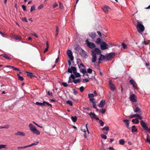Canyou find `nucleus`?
Returning <instances> with one entry per match:
<instances>
[{"mask_svg":"<svg viewBox=\"0 0 150 150\" xmlns=\"http://www.w3.org/2000/svg\"><path fill=\"white\" fill-rule=\"evenodd\" d=\"M0 56H2L3 57L5 58L6 59L8 60H11L10 57L8 56V55L5 54H2L0 55Z\"/></svg>","mask_w":150,"mask_h":150,"instance_id":"nucleus-19","label":"nucleus"},{"mask_svg":"<svg viewBox=\"0 0 150 150\" xmlns=\"http://www.w3.org/2000/svg\"><path fill=\"white\" fill-rule=\"evenodd\" d=\"M71 119L74 122H75L77 120V117L75 116H72L71 117Z\"/></svg>","mask_w":150,"mask_h":150,"instance_id":"nucleus-26","label":"nucleus"},{"mask_svg":"<svg viewBox=\"0 0 150 150\" xmlns=\"http://www.w3.org/2000/svg\"><path fill=\"white\" fill-rule=\"evenodd\" d=\"M15 134L16 135H19L21 136H24L25 135V134L24 132L19 131H18L17 133H15Z\"/></svg>","mask_w":150,"mask_h":150,"instance_id":"nucleus-20","label":"nucleus"},{"mask_svg":"<svg viewBox=\"0 0 150 150\" xmlns=\"http://www.w3.org/2000/svg\"><path fill=\"white\" fill-rule=\"evenodd\" d=\"M136 98V96L134 94H132L130 96L129 99L132 102H135L137 101Z\"/></svg>","mask_w":150,"mask_h":150,"instance_id":"nucleus-9","label":"nucleus"},{"mask_svg":"<svg viewBox=\"0 0 150 150\" xmlns=\"http://www.w3.org/2000/svg\"><path fill=\"white\" fill-rule=\"evenodd\" d=\"M101 137L102 138L104 139H106L107 138V136L103 134H101Z\"/></svg>","mask_w":150,"mask_h":150,"instance_id":"nucleus-43","label":"nucleus"},{"mask_svg":"<svg viewBox=\"0 0 150 150\" xmlns=\"http://www.w3.org/2000/svg\"><path fill=\"white\" fill-rule=\"evenodd\" d=\"M43 7V5L41 4L40 5L38 8V9H40L41 8H42Z\"/></svg>","mask_w":150,"mask_h":150,"instance_id":"nucleus-54","label":"nucleus"},{"mask_svg":"<svg viewBox=\"0 0 150 150\" xmlns=\"http://www.w3.org/2000/svg\"><path fill=\"white\" fill-rule=\"evenodd\" d=\"M123 122L126 124L127 127V129H129L130 128L129 127V120H124L123 121Z\"/></svg>","mask_w":150,"mask_h":150,"instance_id":"nucleus-14","label":"nucleus"},{"mask_svg":"<svg viewBox=\"0 0 150 150\" xmlns=\"http://www.w3.org/2000/svg\"><path fill=\"white\" fill-rule=\"evenodd\" d=\"M68 72L71 73H72V71L71 69V68L70 69L69 68L68 69Z\"/></svg>","mask_w":150,"mask_h":150,"instance_id":"nucleus-60","label":"nucleus"},{"mask_svg":"<svg viewBox=\"0 0 150 150\" xmlns=\"http://www.w3.org/2000/svg\"><path fill=\"white\" fill-rule=\"evenodd\" d=\"M137 129L136 128V126L135 125H133L132 127L131 131L132 133H134V132H137Z\"/></svg>","mask_w":150,"mask_h":150,"instance_id":"nucleus-22","label":"nucleus"},{"mask_svg":"<svg viewBox=\"0 0 150 150\" xmlns=\"http://www.w3.org/2000/svg\"><path fill=\"white\" fill-rule=\"evenodd\" d=\"M72 90L73 91L75 95H76L78 93V92L76 91L75 89H73Z\"/></svg>","mask_w":150,"mask_h":150,"instance_id":"nucleus-50","label":"nucleus"},{"mask_svg":"<svg viewBox=\"0 0 150 150\" xmlns=\"http://www.w3.org/2000/svg\"><path fill=\"white\" fill-rule=\"evenodd\" d=\"M67 54L71 61L74 60V57L72 55V52L70 50H68L67 51Z\"/></svg>","mask_w":150,"mask_h":150,"instance_id":"nucleus-6","label":"nucleus"},{"mask_svg":"<svg viewBox=\"0 0 150 150\" xmlns=\"http://www.w3.org/2000/svg\"><path fill=\"white\" fill-rule=\"evenodd\" d=\"M106 59H107L108 61L110 60V59L108 58L106 56H105L102 54H100L98 59V64H99L100 63V62L101 61Z\"/></svg>","mask_w":150,"mask_h":150,"instance_id":"nucleus-4","label":"nucleus"},{"mask_svg":"<svg viewBox=\"0 0 150 150\" xmlns=\"http://www.w3.org/2000/svg\"><path fill=\"white\" fill-rule=\"evenodd\" d=\"M122 45L124 49H126L127 48V45L125 44L124 43H122Z\"/></svg>","mask_w":150,"mask_h":150,"instance_id":"nucleus-44","label":"nucleus"},{"mask_svg":"<svg viewBox=\"0 0 150 150\" xmlns=\"http://www.w3.org/2000/svg\"><path fill=\"white\" fill-rule=\"evenodd\" d=\"M86 42L87 46L90 48L93 49L96 47V45L94 43L89 42L88 39L86 40Z\"/></svg>","mask_w":150,"mask_h":150,"instance_id":"nucleus-3","label":"nucleus"},{"mask_svg":"<svg viewBox=\"0 0 150 150\" xmlns=\"http://www.w3.org/2000/svg\"><path fill=\"white\" fill-rule=\"evenodd\" d=\"M47 94L48 95L50 96H52L53 95L51 92H50L49 91H48L47 93Z\"/></svg>","mask_w":150,"mask_h":150,"instance_id":"nucleus-61","label":"nucleus"},{"mask_svg":"<svg viewBox=\"0 0 150 150\" xmlns=\"http://www.w3.org/2000/svg\"><path fill=\"white\" fill-rule=\"evenodd\" d=\"M88 114L92 119L94 118L95 117H96V115L94 113L92 112Z\"/></svg>","mask_w":150,"mask_h":150,"instance_id":"nucleus-23","label":"nucleus"},{"mask_svg":"<svg viewBox=\"0 0 150 150\" xmlns=\"http://www.w3.org/2000/svg\"><path fill=\"white\" fill-rule=\"evenodd\" d=\"M110 89L113 91L115 90L116 89L115 86L111 83V81H110L109 82Z\"/></svg>","mask_w":150,"mask_h":150,"instance_id":"nucleus-13","label":"nucleus"},{"mask_svg":"<svg viewBox=\"0 0 150 150\" xmlns=\"http://www.w3.org/2000/svg\"><path fill=\"white\" fill-rule=\"evenodd\" d=\"M81 80L80 79H74L73 81L74 83L76 84L77 83H80Z\"/></svg>","mask_w":150,"mask_h":150,"instance_id":"nucleus-25","label":"nucleus"},{"mask_svg":"<svg viewBox=\"0 0 150 150\" xmlns=\"http://www.w3.org/2000/svg\"><path fill=\"white\" fill-rule=\"evenodd\" d=\"M106 130L107 131L109 130V127L108 126H105L102 129L103 130Z\"/></svg>","mask_w":150,"mask_h":150,"instance_id":"nucleus-38","label":"nucleus"},{"mask_svg":"<svg viewBox=\"0 0 150 150\" xmlns=\"http://www.w3.org/2000/svg\"><path fill=\"white\" fill-rule=\"evenodd\" d=\"M140 124L142 126L143 128L144 129L146 130H148V128L145 124V123L142 120L140 122Z\"/></svg>","mask_w":150,"mask_h":150,"instance_id":"nucleus-10","label":"nucleus"},{"mask_svg":"<svg viewBox=\"0 0 150 150\" xmlns=\"http://www.w3.org/2000/svg\"><path fill=\"white\" fill-rule=\"evenodd\" d=\"M82 52L80 53L81 55L83 57L86 58V57L87 56V53L85 51L81 49Z\"/></svg>","mask_w":150,"mask_h":150,"instance_id":"nucleus-15","label":"nucleus"},{"mask_svg":"<svg viewBox=\"0 0 150 150\" xmlns=\"http://www.w3.org/2000/svg\"><path fill=\"white\" fill-rule=\"evenodd\" d=\"M9 127V125H5L4 126H0V129L3 128L8 129Z\"/></svg>","mask_w":150,"mask_h":150,"instance_id":"nucleus-29","label":"nucleus"},{"mask_svg":"<svg viewBox=\"0 0 150 150\" xmlns=\"http://www.w3.org/2000/svg\"><path fill=\"white\" fill-rule=\"evenodd\" d=\"M38 143H39L38 142H35L33 143H32L31 144H30L29 145H28V147H30V146H32L33 145H36L38 144Z\"/></svg>","mask_w":150,"mask_h":150,"instance_id":"nucleus-35","label":"nucleus"},{"mask_svg":"<svg viewBox=\"0 0 150 150\" xmlns=\"http://www.w3.org/2000/svg\"><path fill=\"white\" fill-rule=\"evenodd\" d=\"M94 99L93 98H90V100L91 102L93 103H95V102H94Z\"/></svg>","mask_w":150,"mask_h":150,"instance_id":"nucleus-56","label":"nucleus"},{"mask_svg":"<svg viewBox=\"0 0 150 150\" xmlns=\"http://www.w3.org/2000/svg\"><path fill=\"white\" fill-rule=\"evenodd\" d=\"M100 112L103 114H104L105 112V109H102L100 111Z\"/></svg>","mask_w":150,"mask_h":150,"instance_id":"nucleus-58","label":"nucleus"},{"mask_svg":"<svg viewBox=\"0 0 150 150\" xmlns=\"http://www.w3.org/2000/svg\"><path fill=\"white\" fill-rule=\"evenodd\" d=\"M13 36L14 38L16 40H21V37L19 35L16 36L14 35H13Z\"/></svg>","mask_w":150,"mask_h":150,"instance_id":"nucleus-30","label":"nucleus"},{"mask_svg":"<svg viewBox=\"0 0 150 150\" xmlns=\"http://www.w3.org/2000/svg\"><path fill=\"white\" fill-rule=\"evenodd\" d=\"M136 107V108L134 109V110L135 112L139 113L141 111V109L140 108L138 107Z\"/></svg>","mask_w":150,"mask_h":150,"instance_id":"nucleus-21","label":"nucleus"},{"mask_svg":"<svg viewBox=\"0 0 150 150\" xmlns=\"http://www.w3.org/2000/svg\"><path fill=\"white\" fill-rule=\"evenodd\" d=\"M89 35L92 39L96 38L97 36L95 32H92L89 34Z\"/></svg>","mask_w":150,"mask_h":150,"instance_id":"nucleus-11","label":"nucleus"},{"mask_svg":"<svg viewBox=\"0 0 150 150\" xmlns=\"http://www.w3.org/2000/svg\"><path fill=\"white\" fill-rule=\"evenodd\" d=\"M22 8L24 11H26V7L24 5L22 6Z\"/></svg>","mask_w":150,"mask_h":150,"instance_id":"nucleus-53","label":"nucleus"},{"mask_svg":"<svg viewBox=\"0 0 150 150\" xmlns=\"http://www.w3.org/2000/svg\"><path fill=\"white\" fill-rule=\"evenodd\" d=\"M22 21H23L25 22H28V21L26 18L24 17L22 18Z\"/></svg>","mask_w":150,"mask_h":150,"instance_id":"nucleus-52","label":"nucleus"},{"mask_svg":"<svg viewBox=\"0 0 150 150\" xmlns=\"http://www.w3.org/2000/svg\"><path fill=\"white\" fill-rule=\"evenodd\" d=\"M6 146V145H2L1 144L0 145V149L2 148H5V146Z\"/></svg>","mask_w":150,"mask_h":150,"instance_id":"nucleus-48","label":"nucleus"},{"mask_svg":"<svg viewBox=\"0 0 150 150\" xmlns=\"http://www.w3.org/2000/svg\"><path fill=\"white\" fill-rule=\"evenodd\" d=\"M72 80H71V78H70V77H69V80L68 81V83H72Z\"/></svg>","mask_w":150,"mask_h":150,"instance_id":"nucleus-64","label":"nucleus"},{"mask_svg":"<svg viewBox=\"0 0 150 150\" xmlns=\"http://www.w3.org/2000/svg\"><path fill=\"white\" fill-rule=\"evenodd\" d=\"M119 143L121 145H124L125 142V141L123 139H121L119 140Z\"/></svg>","mask_w":150,"mask_h":150,"instance_id":"nucleus-32","label":"nucleus"},{"mask_svg":"<svg viewBox=\"0 0 150 150\" xmlns=\"http://www.w3.org/2000/svg\"><path fill=\"white\" fill-rule=\"evenodd\" d=\"M88 98H93L94 97V95L93 93H91L90 94H88Z\"/></svg>","mask_w":150,"mask_h":150,"instance_id":"nucleus-46","label":"nucleus"},{"mask_svg":"<svg viewBox=\"0 0 150 150\" xmlns=\"http://www.w3.org/2000/svg\"><path fill=\"white\" fill-rule=\"evenodd\" d=\"M29 127L30 130L34 134H36L37 135L40 134V132L32 124L30 123L29 124Z\"/></svg>","mask_w":150,"mask_h":150,"instance_id":"nucleus-1","label":"nucleus"},{"mask_svg":"<svg viewBox=\"0 0 150 150\" xmlns=\"http://www.w3.org/2000/svg\"><path fill=\"white\" fill-rule=\"evenodd\" d=\"M75 76L76 77H79L80 76V74L79 73L77 72L75 74Z\"/></svg>","mask_w":150,"mask_h":150,"instance_id":"nucleus-51","label":"nucleus"},{"mask_svg":"<svg viewBox=\"0 0 150 150\" xmlns=\"http://www.w3.org/2000/svg\"><path fill=\"white\" fill-rule=\"evenodd\" d=\"M44 106H46V105H47L48 106H50L51 107H52V105L50 104L49 103L47 102L44 101Z\"/></svg>","mask_w":150,"mask_h":150,"instance_id":"nucleus-27","label":"nucleus"},{"mask_svg":"<svg viewBox=\"0 0 150 150\" xmlns=\"http://www.w3.org/2000/svg\"><path fill=\"white\" fill-rule=\"evenodd\" d=\"M70 77V78H71L73 80L75 79H74L75 78V77L73 74H71Z\"/></svg>","mask_w":150,"mask_h":150,"instance_id":"nucleus-55","label":"nucleus"},{"mask_svg":"<svg viewBox=\"0 0 150 150\" xmlns=\"http://www.w3.org/2000/svg\"><path fill=\"white\" fill-rule=\"evenodd\" d=\"M129 83L132 85L133 87L135 89H137L138 88L136 83L133 79H130L129 81Z\"/></svg>","mask_w":150,"mask_h":150,"instance_id":"nucleus-8","label":"nucleus"},{"mask_svg":"<svg viewBox=\"0 0 150 150\" xmlns=\"http://www.w3.org/2000/svg\"><path fill=\"white\" fill-rule=\"evenodd\" d=\"M87 72L89 74H91L92 72V70L90 68H88L87 70Z\"/></svg>","mask_w":150,"mask_h":150,"instance_id":"nucleus-41","label":"nucleus"},{"mask_svg":"<svg viewBox=\"0 0 150 150\" xmlns=\"http://www.w3.org/2000/svg\"><path fill=\"white\" fill-rule=\"evenodd\" d=\"M32 35H33L36 38H38V35H37L35 33H33V34H32Z\"/></svg>","mask_w":150,"mask_h":150,"instance_id":"nucleus-62","label":"nucleus"},{"mask_svg":"<svg viewBox=\"0 0 150 150\" xmlns=\"http://www.w3.org/2000/svg\"><path fill=\"white\" fill-rule=\"evenodd\" d=\"M71 69L72 70V71H76V67H71Z\"/></svg>","mask_w":150,"mask_h":150,"instance_id":"nucleus-45","label":"nucleus"},{"mask_svg":"<svg viewBox=\"0 0 150 150\" xmlns=\"http://www.w3.org/2000/svg\"><path fill=\"white\" fill-rule=\"evenodd\" d=\"M94 51L95 53V52H96V54H97L100 55L101 54V50L98 48H95Z\"/></svg>","mask_w":150,"mask_h":150,"instance_id":"nucleus-18","label":"nucleus"},{"mask_svg":"<svg viewBox=\"0 0 150 150\" xmlns=\"http://www.w3.org/2000/svg\"><path fill=\"white\" fill-rule=\"evenodd\" d=\"M139 115L138 114H135L134 115V117H138L139 116Z\"/></svg>","mask_w":150,"mask_h":150,"instance_id":"nucleus-63","label":"nucleus"},{"mask_svg":"<svg viewBox=\"0 0 150 150\" xmlns=\"http://www.w3.org/2000/svg\"><path fill=\"white\" fill-rule=\"evenodd\" d=\"M67 103L69 104L70 106L73 105V104L71 101L68 100L67 101Z\"/></svg>","mask_w":150,"mask_h":150,"instance_id":"nucleus-37","label":"nucleus"},{"mask_svg":"<svg viewBox=\"0 0 150 150\" xmlns=\"http://www.w3.org/2000/svg\"><path fill=\"white\" fill-rule=\"evenodd\" d=\"M80 71L82 72L83 74H84L85 73H87L86 70L85 69H80Z\"/></svg>","mask_w":150,"mask_h":150,"instance_id":"nucleus-33","label":"nucleus"},{"mask_svg":"<svg viewBox=\"0 0 150 150\" xmlns=\"http://www.w3.org/2000/svg\"><path fill=\"white\" fill-rule=\"evenodd\" d=\"M105 104V100H102L100 102V104L98 105L99 107L102 108L103 107Z\"/></svg>","mask_w":150,"mask_h":150,"instance_id":"nucleus-16","label":"nucleus"},{"mask_svg":"<svg viewBox=\"0 0 150 150\" xmlns=\"http://www.w3.org/2000/svg\"><path fill=\"white\" fill-rule=\"evenodd\" d=\"M137 24L136 25V28L138 31L139 33H140L144 31L145 28L144 26L142 24L141 22L137 20Z\"/></svg>","mask_w":150,"mask_h":150,"instance_id":"nucleus-2","label":"nucleus"},{"mask_svg":"<svg viewBox=\"0 0 150 150\" xmlns=\"http://www.w3.org/2000/svg\"><path fill=\"white\" fill-rule=\"evenodd\" d=\"M59 28L58 26H56V31L57 33H59Z\"/></svg>","mask_w":150,"mask_h":150,"instance_id":"nucleus-57","label":"nucleus"},{"mask_svg":"<svg viewBox=\"0 0 150 150\" xmlns=\"http://www.w3.org/2000/svg\"><path fill=\"white\" fill-rule=\"evenodd\" d=\"M17 76H18V79L19 80L21 81L23 80L24 78L23 77L19 75L18 74H17Z\"/></svg>","mask_w":150,"mask_h":150,"instance_id":"nucleus-36","label":"nucleus"},{"mask_svg":"<svg viewBox=\"0 0 150 150\" xmlns=\"http://www.w3.org/2000/svg\"><path fill=\"white\" fill-rule=\"evenodd\" d=\"M59 6L60 8L61 9H62L63 8V4H62L60 2H59Z\"/></svg>","mask_w":150,"mask_h":150,"instance_id":"nucleus-42","label":"nucleus"},{"mask_svg":"<svg viewBox=\"0 0 150 150\" xmlns=\"http://www.w3.org/2000/svg\"><path fill=\"white\" fill-rule=\"evenodd\" d=\"M107 44L105 42H102L100 44L101 49L102 50H104L108 49V47H107Z\"/></svg>","mask_w":150,"mask_h":150,"instance_id":"nucleus-5","label":"nucleus"},{"mask_svg":"<svg viewBox=\"0 0 150 150\" xmlns=\"http://www.w3.org/2000/svg\"><path fill=\"white\" fill-rule=\"evenodd\" d=\"M115 56V54L114 53H109L108 55L106 56L108 59L110 60L112 58Z\"/></svg>","mask_w":150,"mask_h":150,"instance_id":"nucleus-17","label":"nucleus"},{"mask_svg":"<svg viewBox=\"0 0 150 150\" xmlns=\"http://www.w3.org/2000/svg\"><path fill=\"white\" fill-rule=\"evenodd\" d=\"M101 39L100 38H98L95 41V42L96 44L101 43Z\"/></svg>","mask_w":150,"mask_h":150,"instance_id":"nucleus-31","label":"nucleus"},{"mask_svg":"<svg viewBox=\"0 0 150 150\" xmlns=\"http://www.w3.org/2000/svg\"><path fill=\"white\" fill-rule=\"evenodd\" d=\"M27 147H28V146H26L23 147H18L17 148V149H24Z\"/></svg>","mask_w":150,"mask_h":150,"instance_id":"nucleus-40","label":"nucleus"},{"mask_svg":"<svg viewBox=\"0 0 150 150\" xmlns=\"http://www.w3.org/2000/svg\"><path fill=\"white\" fill-rule=\"evenodd\" d=\"M110 8L109 6H105L102 7V9L103 11L105 13H108V9Z\"/></svg>","mask_w":150,"mask_h":150,"instance_id":"nucleus-12","label":"nucleus"},{"mask_svg":"<svg viewBox=\"0 0 150 150\" xmlns=\"http://www.w3.org/2000/svg\"><path fill=\"white\" fill-rule=\"evenodd\" d=\"M35 104L37 105H39L41 106H44V101H43V102L42 103L37 102H36Z\"/></svg>","mask_w":150,"mask_h":150,"instance_id":"nucleus-28","label":"nucleus"},{"mask_svg":"<svg viewBox=\"0 0 150 150\" xmlns=\"http://www.w3.org/2000/svg\"><path fill=\"white\" fill-rule=\"evenodd\" d=\"M92 53V62L94 63L96 62L97 59V57L96 54L94 52L93 50L91 51Z\"/></svg>","mask_w":150,"mask_h":150,"instance_id":"nucleus-7","label":"nucleus"},{"mask_svg":"<svg viewBox=\"0 0 150 150\" xmlns=\"http://www.w3.org/2000/svg\"><path fill=\"white\" fill-rule=\"evenodd\" d=\"M58 6V5L57 4L55 3L53 5V7L54 8H55L56 7H57Z\"/></svg>","mask_w":150,"mask_h":150,"instance_id":"nucleus-59","label":"nucleus"},{"mask_svg":"<svg viewBox=\"0 0 150 150\" xmlns=\"http://www.w3.org/2000/svg\"><path fill=\"white\" fill-rule=\"evenodd\" d=\"M99 123H100V125L101 126H103V125H104V122H103L102 120H99Z\"/></svg>","mask_w":150,"mask_h":150,"instance_id":"nucleus-39","label":"nucleus"},{"mask_svg":"<svg viewBox=\"0 0 150 150\" xmlns=\"http://www.w3.org/2000/svg\"><path fill=\"white\" fill-rule=\"evenodd\" d=\"M35 5H33L31 6L30 10V12H32L33 11H34L35 10Z\"/></svg>","mask_w":150,"mask_h":150,"instance_id":"nucleus-34","label":"nucleus"},{"mask_svg":"<svg viewBox=\"0 0 150 150\" xmlns=\"http://www.w3.org/2000/svg\"><path fill=\"white\" fill-rule=\"evenodd\" d=\"M62 84L64 87H67L68 86V84L66 83H62Z\"/></svg>","mask_w":150,"mask_h":150,"instance_id":"nucleus-49","label":"nucleus"},{"mask_svg":"<svg viewBox=\"0 0 150 150\" xmlns=\"http://www.w3.org/2000/svg\"><path fill=\"white\" fill-rule=\"evenodd\" d=\"M84 87L83 86H81L79 88L80 91L81 92H82L84 90Z\"/></svg>","mask_w":150,"mask_h":150,"instance_id":"nucleus-47","label":"nucleus"},{"mask_svg":"<svg viewBox=\"0 0 150 150\" xmlns=\"http://www.w3.org/2000/svg\"><path fill=\"white\" fill-rule=\"evenodd\" d=\"M26 72L28 73L27 75V76L30 78H32L33 77L35 76L33 75V74L32 73L28 72Z\"/></svg>","mask_w":150,"mask_h":150,"instance_id":"nucleus-24","label":"nucleus"}]
</instances>
